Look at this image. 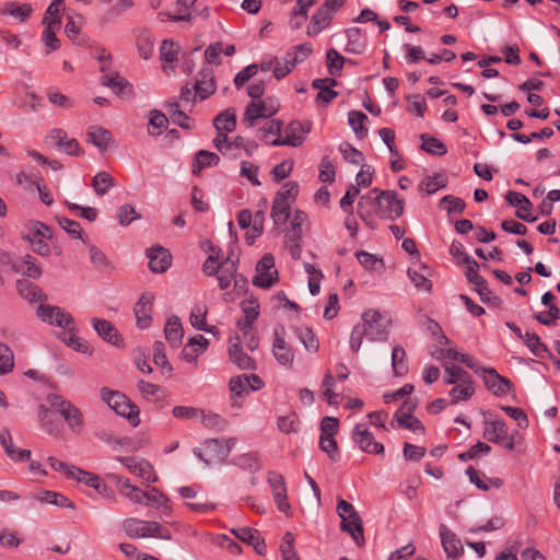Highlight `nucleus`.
<instances>
[{
	"label": "nucleus",
	"mask_w": 560,
	"mask_h": 560,
	"mask_svg": "<svg viewBox=\"0 0 560 560\" xmlns=\"http://www.w3.org/2000/svg\"><path fill=\"white\" fill-rule=\"evenodd\" d=\"M102 399L107 406L113 409L117 415L128 419L130 424L136 428L140 423L139 413L140 409L137 405L118 390H112L106 387L101 390Z\"/></svg>",
	"instance_id": "nucleus-1"
},
{
	"label": "nucleus",
	"mask_w": 560,
	"mask_h": 560,
	"mask_svg": "<svg viewBox=\"0 0 560 560\" xmlns=\"http://www.w3.org/2000/svg\"><path fill=\"white\" fill-rule=\"evenodd\" d=\"M518 434L517 430L510 433L505 421L502 419L485 421L483 438L491 443L502 444L509 451L515 450V438Z\"/></svg>",
	"instance_id": "nucleus-2"
},
{
	"label": "nucleus",
	"mask_w": 560,
	"mask_h": 560,
	"mask_svg": "<svg viewBox=\"0 0 560 560\" xmlns=\"http://www.w3.org/2000/svg\"><path fill=\"white\" fill-rule=\"evenodd\" d=\"M345 4V0H325L312 15L307 26V35L316 36L332 21L336 12Z\"/></svg>",
	"instance_id": "nucleus-3"
},
{
	"label": "nucleus",
	"mask_w": 560,
	"mask_h": 560,
	"mask_svg": "<svg viewBox=\"0 0 560 560\" xmlns=\"http://www.w3.org/2000/svg\"><path fill=\"white\" fill-rule=\"evenodd\" d=\"M405 200L399 199L395 190H380L377 215L394 221L404 213Z\"/></svg>",
	"instance_id": "nucleus-4"
},
{
	"label": "nucleus",
	"mask_w": 560,
	"mask_h": 560,
	"mask_svg": "<svg viewBox=\"0 0 560 560\" xmlns=\"http://www.w3.org/2000/svg\"><path fill=\"white\" fill-rule=\"evenodd\" d=\"M194 455L202 460L207 466L217 463H223L230 455L229 446H223L219 439H208L203 442V448H194Z\"/></svg>",
	"instance_id": "nucleus-5"
},
{
	"label": "nucleus",
	"mask_w": 560,
	"mask_h": 560,
	"mask_svg": "<svg viewBox=\"0 0 560 560\" xmlns=\"http://www.w3.org/2000/svg\"><path fill=\"white\" fill-rule=\"evenodd\" d=\"M311 121L292 120L285 128V138L278 137L271 140L270 144L275 147H300L304 142L305 136L311 131Z\"/></svg>",
	"instance_id": "nucleus-6"
},
{
	"label": "nucleus",
	"mask_w": 560,
	"mask_h": 560,
	"mask_svg": "<svg viewBox=\"0 0 560 560\" xmlns=\"http://www.w3.org/2000/svg\"><path fill=\"white\" fill-rule=\"evenodd\" d=\"M382 322V315L378 311L369 310L362 314V327L366 330V338L370 341H382L388 336V327Z\"/></svg>",
	"instance_id": "nucleus-7"
},
{
	"label": "nucleus",
	"mask_w": 560,
	"mask_h": 560,
	"mask_svg": "<svg viewBox=\"0 0 560 560\" xmlns=\"http://www.w3.org/2000/svg\"><path fill=\"white\" fill-rule=\"evenodd\" d=\"M36 314L43 322H48L61 328H70L74 324L71 314L65 312L59 306L40 304L36 310Z\"/></svg>",
	"instance_id": "nucleus-8"
},
{
	"label": "nucleus",
	"mask_w": 560,
	"mask_h": 560,
	"mask_svg": "<svg viewBox=\"0 0 560 560\" xmlns=\"http://www.w3.org/2000/svg\"><path fill=\"white\" fill-rule=\"evenodd\" d=\"M352 440L359 448L369 454H384V445L376 442L372 432L362 424H357L352 431Z\"/></svg>",
	"instance_id": "nucleus-9"
},
{
	"label": "nucleus",
	"mask_w": 560,
	"mask_h": 560,
	"mask_svg": "<svg viewBox=\"0 0 560 560\" xmlns=\"http://www.w3.org/2000/svg\"><path fill=\"white\" fill-rule=\"evenodd\" d=\"M116 460L121 463L128 470L148 482L154 483L158 481V476L153 466L145 459H138L136 457L117 456Z\"/></svg>",
	"instance_id": "nucleus-10"
},
{
	"label": "nucleus",
	"mask_w": 560,
	"mask_h": 560,
	"mask_svg": "<svg viewBox=\"0 0 560 560\" xmlns=\"http://www.w3.org/2000/svg\"><path fill=\"white\" fill-rule=\"evenodd\" d=\"M158 528L159 523L154 521H143L130 517L122 522V529L127 537L131 539L151 537L153 532Z\"/></svg>",
	"instance_id": "nucleus-11"
},
{
	"label": "nucleus",
	"mask_w": 560,
	"mask_h": 560,
	"mask_svg": "<svg viewBox=\"0 0 560 560\" xmlns=\"http://www.w3.org/2000/svg\"><path fill=\"white\" fill-rule=\"evenodd\" d=\"M195 96H198L200 101L208 98L214 94L217 90L214 71L211 67H203L197 74L196 81L192 85Z\"/></svg>",
	"instance_id": "nucleus-12"
},
{
	"label": "nucleus",
	"mask_w": 560,
	"mask_h": 560,
	"mask_svg": "<svg viewBox=\"0 0 560 560\" xmlns=\"http://www.w3.org/2000/svg\"><path fill=\"white\" fill-rule=\"evenodd\" d=\"M149 269L154 273L165 272L172 265V254L163 246L156 245L147 249Z\"/></svg>",
	"instance_id": "nucleus-13"
},
{
	"label": "nucleus",
	"mask_w": 560,
	"mask_h": 560,
	"mask_svg": "<svg viewBox=\"0 0 560 560\" xmlns=\"http://www.w3.org/2000/svg\"><path fill=\"white\" fill-rule=\"evenodd\" d=\"M380 189L373 188L369 194L360 197L358 202V215L371 226L373 214L377 215Z\"/></svg>",
	"instance_id": "nucleus-14"
},
{
	"label": "nucleus",
	"mask_w": 560,
	"mask_h": 560,
	"mask_svg": "<svg viewBox=\"0 0 560 560\" xmlns=\"http://www.w3.org/2000/svg\"><path fill=\"white\" fill-rule=\"evenodd\" d=\"M154 295L152 293H143L137 301L133 307L135 316L137 319V326L140 329H145L151 325L153 311Z\"/></svg>",
	"instance_id": "nucleus-15"
},
{
	"label": "nucleus",
	"mask_w": 560,
	"mask_h": 560,
	"mask_svg": "<svg viewBox=\"0 0 560 560\" xmlns=\"http://www.w3.org/2000/svg\"><path fill=\"white\" fill-rule=\"evenodd\" d=\"M45 141L59 147L70 156H80L83 154L78 141L75 139H68L67 132L62 129H52Z\"/></svg>",
	"instance_id": "nucleus-16"
},
{
	"label": "nucleus",
	"mask_w": 560,
	"mask_h": 560,
	"mask_svg": "<svg viewBox=\"0 0 560 560\" xmlns=\"http://www.w3.org/2000/svg\"><path fill=\"white\" fill-rule=\"evenodd\" d=\"M486 373L482 378L485 386L493 395L503 396L514 390L513 383L509 378L500 375L495 369H489Z\"/></svg>",
	"instance_id": "nucleus-17"
},
{
	"label": "nucleus",
	"mask_w": 560,
	"mask_h": 560,
	"mask_svg": "<svg viewBox=\"0 0 560 560\" xmlns=\"http://www.w3.org/2000/svg\"><path fill=\"white\" fill-rule=\"evenodd\" d=\"M340 529L348 533L357 546L362 547L365 544L363 521L360 514L342 516Z\"/></svg>",
	"instance_id": "nucleus-18"
},
{
	"label": "nucleus",
	"mask_w": 560,
	"mask_h": 560,
	"mask_svg": "<svg viewBox=\"0 0 560 560\" xmlns=\"http://www.w3.org/2000/svg\"><path fill=\"white\" fill-rule=\"evenodd\" d=\"M440 537L447 560H457V558L463 553V546L455 533L442 524L440 526Z\"/></svg>",
	"instance_id": "nucleus-19"
},
{
	"label": "nucleus",
	"mask_w": 560,
	"mask_h": 560,
	"mask_svg": "<svg viewBox=\"0 0 560 560\" xmlns=\"http://www.w3.org/2000/svg\"><path fill=\"white\" fill-rule=\"evenodd\" d=\"M12 271L31 279H38L43 273L36 259L30 254L16 258L14 262H12Z\"/></svg>",
	"instance_id": "nucleus-20"
},
{
	"label": "nucleus",
	"mask_w": 560,
	"mask_h": 560,
	"mask_svg": "<svg viewBox=\"0 0 560 560\" xmlns=\"http://www.w3.org/2000/svg\"><path fill=\"white\" fill-rule=\"evenodd\" d=\"M92 325L97 335L106 342L120 347L124 345L122 338L117 328L106 319L93 318Z\"/></svg>",
	"instance_id": "nucleus-21"
},
{
	"label": "nucleus",
	"mask_w": 560,
	"mask_h": 560,
	"mask_svg": "<svg viewBox=\"0 0 560 560\" xmlns=\"http://www.w3.org/2000/svg\"><path fill=\"white\" fill-rule=\"evenodd\" d=\"M101 83L112 89V91L120 97L130 96L133 93L132 84L118 72L114 74H103L101 77Z\"/></svg>",
	"instance_id": "nucleus-22"
},
{
	"label": "nucleus",
	"mask_w": 560,
	"mask_h": 560,
	"mask_svg": "<svg viewBox=\"0 0 560 560\" xmlns=\"http://www.w3.org/2000/svg\"><path fill=\"white\" fill-rule=\"evenodd\" d=\"M43 24L45 28L42 34V40L46 47V54L48 55L60 48V40L56 36V30L60 27L61 21L60 18L43 19Z\"/></svg>",
	"instance_id": "nucleus-23"
},
{
	"label": "nucleus",
	"mask_w": 560,
	"mask_h": 560,
	"mask_svg": "<svg viewBox=\"0 0 560 560\" xmlns=\"http://www.w3.org/2000/svg\"><path fill=\"white\" fill-rule=\"evenodd\" d=\"M276 114V110H268L264 101L259 102H250L244 112L243 122L246 124L248 128L255 126L256 121L260 118H269Z\"/></svg>",
	"instance_id": "nucleus-24"
},
{
	"label": "nucleus",
	"mask_w": 560,
	"mask_h": 560,
	"mask_svg": "<svg viewBox=\"0 0 560 560\" xmlns=\"http://www.w3.org/2000/svg\"><path fill=\"white\" fill-rule=\"evenodd\" d=\"M273 355L276 360L282 365H292L294 361V352L290 346L287 345L284 338L276 328L273 331Z\"/></svg>",
	"instance_id": "nucleus-25"
},
{
	"label": "nucleus",
	"mask_w": 560,
	"mask_h": 560,
	"mask_svg": "<svg viewBox=\"0 0 560 560\" xmlns=\"http://www.w3.org/2000/svg\"><path fill=\"white\" fill-rule=\"evenodd\" d=\"M16 291L22 299L30 303L47 300V295L42 291V289L27 279H19L16 281Z\"/></svg>",
	"instance_id": "nucleus-26"
},
{
	"label": "nucleus",
	"mask_w": 560,
	"mask_h": 560,
	"mask_svg": "<svg viewBox=\"0 0 560 560\" xmlns=\"http://www.w3.org/2000/svg\"><path fill=\"white\" fill-rule=\"evenodd\" d=\"M236 340L237 342L229 347L230 360L241 370H256L255 360L243 351L238 337H236Z\"/></svg>",
	"instance_id": "nucleus-27"
},
{
	"label": "nucleus",
	"mask_w": 560,
	"mask_h": 560,
	"mask_svg": "<svg viewBox=\"0 0 560 560\" xmlns=\"http://www.w3.org/2000/svg\"><path fill=\"white\" fill-rule=\"evenodd\" d=\"M164 334L166 340L170 342L172 347H178L182 343V339L184 337V329L182 326V322L178 316H171L164 327Z\"/></svg>",
	"instance_id": "nucleus-28"
},
{
	"label": "nucleus",
	"mask_w": 560,
	"mask_h": 560,
	"mask_svg": "<svg viewBox=\"0 0 560 560\" xmlns=\"http://www.w3.org/2000/svg\"><path fill=\"white\" fill-rule=\"evenodd\" d=\"M86 136L89 141L102 152L106 151L113 141L110 131L100 126H91Z\"/></svg>",
	"instance_id": "nucleus-29"
},
{
	"label": "nucleus",
	"mask_w": 560,
	"mask_h": 560,
	"mask_svg": "<svg viewBox=\"0 0 560 560\" xmlns=\"http://www.w3.org/2000/svg\"><path fill=\"white\" fill-rule=\"evenodd\" d=\"M236 113L234 108H226L219 113L213 119V127L217 131L232 132L236 128Z\"/></svg>",
	"instance_id": "nucleus-30"
},
{
	"label": "nucleus",
	"mask_w": 560,
	"mask_h": 560,
	"mask_svg": "<svg viewBox=\"0 0 560 560\" xmlns=\"http://www.w3.org/2000/svg\"><path fill=\"white\" fill-rule=\"evenodd\" d=\"M32 11L33 9L28 3L5 2L0 8V15H11L20 22H25L31 16Z\"/></svg>",
	"instance_id": "nucleus-31"
},
{
	"label": "nucleus",
	"mask_w": 560,
	"mask_h": 560,
	"mask_svg": "<svg viewBox=\"0 0 560 560\" xmlns=\"http://www.w3.org/2000/svg\"><path fill=\"white\" fill-rule=\"evenodd\" d=\"M220 163V156L207 150H200L196 153L192 163V174L198 175L203 168L215 166Z\"/></svg>",
	"instance_id": "nucleus-32"
},
{
	"label": "nucleus",
	"mask_w": 560,
	"mask_h": 560,
	"mask_svg": "<svg viewBox=\"0 0 560 560\" xmlns=\"http://www.w3.org/2000/svg\"><path fill=\"white\" fill-rule=\"evenodd\" d=\"M54 236L52 230L47 224L40 221H31L27 225V233L22 236L26 242L35 241L38 238L51 240Z\"/></svg>",
	"instance_id": "nucleus-33"
},
{
	"label": "nucleus",
	"mask_w": 560,
	"mask_h": 560,
	"mask_svg": "<svg viewBox=\"0 0 560 560\" xmlns=\"http://www.w3.org/2000/svg\"><path fill=\"white\" fill-rule=\"evenodd\" d=\"M348 43L345 50L349 54L361 55L365 51V40L361 39V30L359 27H350L346 31Z\"/></svg>",
	"instance_id": "nucleus-34"
},
{
	"label": "nucleus",
	"mask_w": 560,
	"mask_h": 560,
	"mask_svg": "<svg viewBox=\"0 0 560 560\" xmlns=\"http://www.w3.org/2000/svg\"><path fill=\"white\" fill-rule=\"evenodd\" d=\"M447 177L440 173H434L432 176L423 178L419 185V189L424 191L427 195H432L439 189L447 186Z\"/></svg>",
	"instance_id": "nucleus-35"
},
{
	"label": "nucleus",
	"mask_w": 560,
	"mask_h": 560,
	"mask_svg": "<svg viewBox=\"0 0 560 560\" xmlns=\"http://www.w3.org/2000/svg\"><path fill=\"white\" fill-rule=\"evenodd\" d=\"M153 362L155 365L160 366L162 370V373L166 377H171L173 374V366L168 362L166 353H165V346L162 341H155L153 345Z\"/></svg>",
	"instance_id": "nucleus-36"
},
{
	"label": "nucleus",
	"mask_w": 560,
	"mask_h": 560,
	"mask_svg": "<svg viewBox=\"0 0 560 560\" xmlns=\"http://www.w3.org/2000/svg\"><path fill=\"white\" fill-rule=\"evenodd\" d=\"M422 270H429V267L421 264L420 270L409 268L407 275L418 291L430 293L432 291V282L424 273L421 272Z\"/></svg>",
	"instance_id": "nucleus-37"
},
{
	"label": "nucleus",
	"mask_w": 560,
	"mask_h": 560,
	"mask_svg": "<svg viewBox=\"0 0 560 560\" xmlns=\"http://www.w3.org/2000/svg\"><path fill=\"white\" fill-rule=\"evenodd\" d=\"M392 368L395 376H405L408 373L406 351L400 345H396L392 351Z\"/></svg>",
	"instance_id": "nucleus-38"
},
{
	"label": "nucleus",
	"mask_w": 560,
	"mask_h": 560,
	"mask_svg": "<svg viewBox=\"0 0 560 560\" xmlns=\"http://www.w3.org/2000/svg\"><path fill=\"white\" fill-rule=\"evenodd\" d=\"M95 435L101 441H104V442L110 444L114 448L124 447V448H127L130 451L135 450V445H133L135 443H133L132 439H130L128 436L117 438L112 432H108L106 430H98L95 433Z\"/></svg>",
	"instance_id": "nucleus-39"
},
{
	"label": "nucleus",
	"mask_w": 560,
	"mask_h": 560,
	"mask_svg": "<svg viewBox=\"0 0 560 560\" xmlns=\"http://www.w3.org/2000/svg\"><path fill=\"white\" fill-rule=\"evenodd\" d=\"M291 214L289 202L273 200L271 208V219L276 228H280L287 223Z\"/></svg>",
	"instance_id": "nucleus-40"
},
{
	"label": "nucleus",
	"mask_w": 560,
	"mask_h": 560,
	"mask_svg": "<svg viewBox=\"0 0 560 560\" xmlns=\"http://www.w3.org/2000/svg\"><path fill=\"white\" fill-rule=\"evenodd\" d=\"M523 341L535 357L544 358L545 354L551 355L548 347L540 340L537 334L526 331Z\"/></svg>",
	"instance_id": "nucleus-41"
},
{
	"label": "nucleus",
	"mask_w": 560,
	"mask_h": 560,
	"mask_svg": "<svg viewBox=\"0 0 560 560\" xmlns=\"http://www.w3.org/2000/svg\"><path fill=\"white\" fill-rule=\"evenodd\" d=\"M420 139L422 141L421 149L425 151L429 154L432 155H445L447 152L446 145L440 141L438 138L430 136L428 133H422L420 136Z\"/></svg>",
	"instance_id": "nucleus-42"
},
{
	"label": "nucleus",
	"mask_w": 560,
	"mask_h": 560,
	"mask_svg": "<svg viewBox=\"0 0 560 560\" xmlns=\"http://www.w3.org/2000/svg\"><path fill=\"white\" fill-rule=\"evenodd\" d=\"M114 186V177L105 171L98 172L92 179V187L97 196H104Z\"/></svg>",
	"instance_id": "nucleus-43"
},
{
	"label": "nucleus",
	"mask_w": 560,
	"mask_h": 560,
	"mask_svg": "<svg viewBox=\"0 0 560 560\" xmlns=\"http://www.w3.org/2000/svg\"><path fill=\"white\" fill-rule=\"evenodd\" d=\"M455 386L450 390L451 404H457L460 400H468L475 394L474 382L454 384Z\"/></svg>",
	"instance_id": "nucleus-44"
},
{
	"label": "nucleus",
	"mask_w": 560,
	"mask_h": 560,
	"mask_svg": "<svg viewBox=\"0 0 560 560\" xmlns=\"http://www.w3.org/2000/svg\"><path fill=\"white\" fill-rule=\"evenodd\" d=\"M166 107H167L170 117L175 125L179 126L183 129H187V130L192 128L190 117L186 113H184L183 110L179 109L178 103H176V102L168 103V104H166Z\"/></svg>",
	"instance_id": "nucleus-45"
},
{
	"label": "nucleus",
	"mask_w": 560,
	"mask_h": 560,
	"mask_svg": "<svg viewBox=\"0 0 560 560\" xmlns=\"http://www.w3.org/2000/svg\"><path fill=\"white\" fill-rule=\"evenodd\" d=\"M368 120V116L359 110H350L348 113V121L353 132L359 139H363L368 135V129L363 126Z\"/></svg>",
	"instance_id": "nucleus-46"
},
{
	"label": "nucleus",
	"mask_w": 560,
	"mask_h": 560,
	"mask_svg": "<svg viewBox=\"0 0 560 560\" xmlns=\"http://www.w3.org/2000/svg\"><path fill=\"white\" fill-rule=\"evenodd\" d=\"M445 372L447 373V376L444 378V383L447 385L472 381L471 375L458 365H446Z\"/></svg>",
	"instance_id": "nucleus-47"
},
{
	"label": "nucleus",
	"mask_w": 560,
	"mask_h": 560,
	"mask_svg": "<svg viewBox=\"0 0 560 560\" xmlns=\"http://www.w3.org/2000/svg\"><path fill=\"white\" fill-rule=\"evenodd\" d=\"M326 62L329 74L340 75L346 58L340 55L335 48H329L326 52Z\"/></svg>",
	"instance_id": "nucleus-48"
},
{
	"label": "nucleus",
	"mask_w": 560,
	"mask_h": 560,
	"mask_svg": "<svg viewBox=\"0 0 560 560\" xmlns=\"http://www.w3.org/2000/svg\"><path fill=\"white\" fill-rule=\"evenodd\" d=\"M67 422L69 429L73 432H80L82 430L84 420L81 410L77 406H72L63 413L60 415Z\"/></svg>",
	"instance_id": "nucleus-49"
},
{
	"label": "nucleus",
	"mask_w": 560,
	"mask_h": 560,
	"mask_svg": "<svg viewBox=\"0 0 560 560\" xmlns=\"http://www.w3.org/2000/svg\"><path fill=\"white\" fill-rule=\"evenodd\" d=\"M37 499L42 502L50 503L56 506L74 509L72 501L63 494L55 491L45 490L37 497Z\"/></svg>",
	"instance_id": "nucleus-50"
},
{
	"label": "nucleus",
	"mask_w": 560,
	"mask_h": 560,
	"mask_svg": "<svg viewBox=\"0 0 560 560\" xmlns=\"http://www.w3.org/2000/svg\"><path fill=\"white\" fill-rule=\"evenodd\" d=\"M56 221L73 238L81 240L83 243L86 242L82 228L78 221L60 215H56Z\"/></svg>",
	"instance_id": "nucleus-51"
},
{
	"label": "nucleus",
	"mask_w": 560,
	"mask_h": 560,
	"mask_svg": "<svg viewBox=\"0 0 560 560\" xmlns=\"http://www.w3.org/2000/svg\"><path fill=\"white\" fill-rule=\"evenodd\" d=\"M296 336L310 352H316L319 348L318 339L310 327L296 328Z\"/></svg>",
	"instance_id": "nucleus-52"
},
{
	"label": "nucleus",
	"mask_w": 560,
	"mask_h": 560,
	"mask_svg": "<svg viewBox=\"0 0 560 560\" xmlns=\"http://www.w3.org/2000/svg\"><path fill=\"white\" fill-rule=\"evenodd\" d=\"M235 464L240 468L248 470L250 472H257L261 469V463L256 453H247L240 455L238 457L235 458Z\"/></svg>",
	"instance_id": "nucleus-53"
},
{
	"label": "nucleus",
	"mask_w": 560,
	"mask_h": 560,
	"mask_svg": "<svg viewBox=\"0 0 560 560\" xmlns=\"http://www.w3.org/2000/svg\"><path fill=\"white\" fill-rule=\"evenodd\" d=\"M319 448L327 453L330 460L335 463L340 460V452L335 436L320 435Z\"/></svg>",
	"instance_id": "nucleus-54"
},
{
	"label": "nucleus",
	"mask_w": 560,
	"mask_h": 560,
	"mask_svg": "<svg viewBox=\"0 0 560 560\" xmlns=\"http://www.w3.org/2000/svg\"><path fill=\"white\" fill-rule=\"evenodd\" d=\"M237 271V260H230L229 266H224L219 273H217V279L219 282V287L221 290H225L230 287L232 278L235 276Z\"/></svg>",
	"instance_id": "nucleus-55"
},
{
	"label": "nucleus",
	"mask_w": 560,
	"mask_h": 560,
	"mask_svg": "<svg viewBox=\"0 0 560 560\" xmlns=\"http://www.w3.org/2000/svg\"><path fill=\"white\" fill-rule=\"evenodd\" d=\"M278 280L279 275L277 270H272V272L256 271L253 278V284L257 288L270 289Z\"/></svg>",
	"instance_id": "nucleus-56"
},
{
	"label": "nucleus",
	"mask_w": 560,
	"mask_h": 560,
	"mask_svg": "<svg viewBox=\"0 0 560 560\" xmlns=\"http://www.w3.org/2000/svg\"><path fill=\"white\" fill-rule=\"evenodd\" d=\"M13 368V351L5 343L0 342V375L10 373Z\"/></svg>",
	"instance_id": "nucleus-57"
},
{
	"label": "nucleus",
	"mask_w": 560,
	"mask_h": 560,
	"mask_svg": "<svg viewBox=\"0 0 560 560\" xmlns=\"http://www.w3.org/2000/svg\"><path fill=\"white\" fill-rule=\"evenodd\" d=\"M440 207L445 209L447 213H462L464 212L466 205L462 198L453 195H446L440 200Z\"/></svg>",
	"instance_id": "nucleus-58"
},
{
	"label": "nucleus",
	"mask_w": 560,
	"mask_h": 560,
	"mask_svg": "<svg viewBox=\"0 0 560 560\" xmlns=\"http://www.w3.org/2000/svg\"><path fill=\"white\" fill-rule=\"evenodd\" d=\"M139 55L144 60L151 58L153 54V39L149 32H142L137 39Z\"/></svg>",
	"instance_id": "nucleus-59"
},
{
	"label": "nucleus",
	"mask_w": 560,
	"mask_h": 560,
	"mask_svg": "<svg viewBox=\"0 0 560 560\" xmlns=\"http://www.w3.org/2000/svg\"><path fill=\"white\" fill-rule=\"evenodd\" d=\"M179 52L178 45L171 40V39H164L162 42V45L160 47V57L161 60L172 63L177 60Z\"/></svg>",
	"instance_id": "nucleus-60"
},
{
	"label": "nucleus",
	"mask_w": 560,
	"mask_h": 560,
	"mask_svg": "<svg viewBox=\"0 0 560 560\" xmlns=\"http://www.w3.org/2000/svg\"><path fill=\"white\" fill-rule=\"evenodd\" d=\"M230 260L231 256H228L224 261L219 262L218 255H209L202 265V271L206 276H215L224 266H229Z\"/></svg>",
	"instance_id": "nucleus-61"
},
{
	"label": "nucleus",
	"mask_w": 560,
	"mask_h": 560,
	"mask_svg": "<svg viewBox=\"0 0 560 560\" xmlns=\"http://www.w3.org/2000/svg\"><path fill=\"white\" fill-rule=\"evenodd\" d=\"M339 150L342 158L351 164L360 165L364 161L363 153L348 142L341 143Z\"/></svg>",
	"instance_id": "nucleus-62"
},
{
	"label": "nucleus",
	"mask_w": 560,
	"mask_h": 560,
	"mask_svg": "<svg viewBox=\"0 0 560 560\" xmlns=\"http://www.w3.org/2000/svg\"><path fill=\"white\" fill-rule=\"evenodd\" d=\"M394 419L400 427L409 429L413 432L424 433V425L418 418L413 417L412 415H394Z\"/></svg>",
	"instance_id": "nucleus-63"
},
{
	"label": "nucleus",
	"mask_w": 560,
	"mask_h": 560,
	"mask_svg": "<svg viewBox=\"0 0 560 560\" xmlns=\"http://www.w3.org/2000/svg\"><path fill=\"white\" fill-rule=\"evenodd\" d=\"M359 262L369 270H380L384 267L383 259L364 250L357 253Z\"/></svg>",
	"instance_id": "nucleus-64"
}]
</instances>
